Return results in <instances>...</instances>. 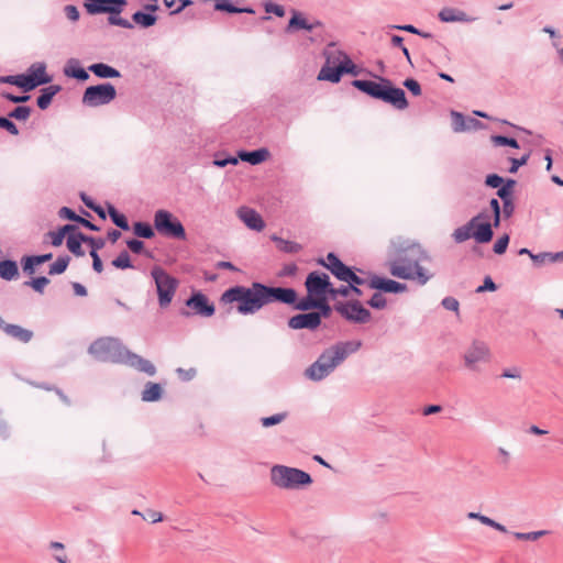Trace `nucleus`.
I'll return each mask as SVG.
<instances>
[{"mask_svg": "<svg viewBox=\"0 0 563 563\" xmlns=\"http://www.w3.org/2000/svg\"><path fill=\"white\" fill-rule=\"evenodd\" d=\"M297 291L291 287L269 286L260 282H253L250 287L236 285L228 288L220 297L224 305L239 302L238 312L247 316L254 314L263 307L280 302L284 305L295 303Z\"/></svg>", "mask_w": 563, "mask_h": 563, "instance_id": "nucleus-1", "label": "nucleus"}, {"mask_svg": "<svg viewBox=\"0 0 563 563\" xmlns=\"http://www.w3.org/2000/svg\"><path fill=\"white\" fill-rule=\"evenodd\" d=\"M386 258V266L394 277L417 280L421 286L433 277V274L420 265L421 262L430 260L428 253L419 243L409 239H393L387 247Z\"/></svg>", "mask_w": 563, "mask_h": 563, "instance_id": "nucleus-2", "label": "nucleus"}, {"mask_svg": "<svg viewBox=\"0 0 563 563\" xmlns=\"http://www.w3.org/2000/svg\"><path fill=\"white\" fill-rule=\"evenodd\" d=\"M378 81L354 79L351 85L371 98L384 101L397 110L407 109L409 103L406 92L401 88L394 86L387 78L378 77Z\"/></svg>", "mask_w": 563, "mask_h": 563, "instance_id": "nucleus-3", "label": "nucleus"}, {"mask_svg": "<svg viewBox=\"0 0 563 563\" xmlns=\"http://www.w3.org/2000/svg\"><path fill=\"white\" fill-rule=\"evenodd\" d=\"M269 477L272 484L282 489H299L312 484L309 473L280 464L272 466Z\"/></svg>", "mask_w": 563, "mask_h": 563, "instance_id": "nucleus-4", "label": "nucleus"}, {"mask_svg": "<svg viewBox=\"0 0 563 563\" xmlns=\"http://www.w3.org/2000/svg\"><path fill=\"white\" fill-rule=\"evenodd\" d=\"M88 351L100 362L117 364H122L129 355V349L119 339L112 336L97 339L90 344Z\"/></svg>", "mask_w": 563, "mask_h": 563, "instance_id": "nucleus-5", "label": "nucleus"}, {"mask_svg": "<svg viewBox=\"0 0 563 563\" xmlns=\"http://www.w3.org/2000/svg\"><path fill=\"white\" fill-rule=\"evenodd\" d=\"M151 276L156 286L158 305L161 308H167L176 294L179 282L176 277L169 275L163 267L154 266Z\"/></svg>", "mask_w": 563, "mask_h": 563, "instance_id": "nucleus-6", "label": "nucleus"}, {"mask_svg": "<svg viewBox=\"0 0 563 563\" xmlns=\"http://www.w3.org/2000/svg\"><path fill=\"white\" fill-rule=\"evenodd\" d=\"M452 236L456 243L473 238L477 243L485 244L492 241L494 231L489 222L476 223V218H472L466 224L455 229Z\"/></svg>", "mask_w": 563, "mask_h": 563, "instance_id": "nucleus-7", "label": "nucleus"}, {"mask_svg": "<svg viewBox=\"0 0 563 563\" xmlns=\"http://www.w3.org/2000/svg\"><path fill=\"white\" fill-rule=\"evenodd\" d=\"M154 228L155 230L166 236L176 240H186V230L178 218H176L170 211L159 209L154 214Z\"/></svg>", "mask_w": 563, "mask_h": 563, "instance_id": "nucleus-8", "label": "nucleus"}, {"mask_svg": "<svg viewBox=\"0 0 563 563\" xmlns=\"http://www.w3.org/2000/svg\"><path fill=\"white\" fill-rule=\"evenodd\" d=\"M361 346L362 342L360 340L338 342L325 349L319 357L325 365L332 364V368L335 369L349 355L356 353Z\"/></svg>", "mask_w": 563, "mask_h": 563, "instance_id": "nucleus-9", "label": "nucleus"}, {"mask_svg": "<svg viewBox=\"0 0 563 563\" xmlns=\"http://www.w3.org/2000/svg\"><path fill=\"white\" fill-rule=\"evenodd\" d=\"M117 97V89L111 82L89 86L85 89L81 102L89 108L109 104Z\"/></svg>", "mask_w": 563, "mask_h": 563, "instance_id": "nucleus-10", "label": "nucleus"}, {"mask_svg": "<svg viewBox=\"0 0 563 563\" xmlns=\"http://www.w3.org/2000/svg\"><path fill=\"white\" fill-rule=\"evenodd\" d=\"M334 310L345 320L354 323H366L372 317L371 311L364 308L358 300L338 302L334 305Z\"/></svg>", "mask_w": 563, "mask_h": 563, "instance_id": "nucleus-11", "label": "nucleus"}, {"mask_svg": "<svg viewBox=\"0 0 563 563\" xmlns=\"http://www.w3.org/2000/svg\"><path fill=\"white\" fill-rule=\"evenodd\" d=\"M464 365L471 371H477L479 363L490 361V350L488 345L479 340H474L463 354Z\"/></svg>", "mask_w": 563, "mask_h": 563, "instance_id": "nucleus-12", "label": "nucleus"}, {"mask_svg": "<svg viewBox=\"0 0 563 563\" xmlns=\"http://www.w3.org/2000/svg\"><path fill=\"white\" fill-rule=\"evenodd\" d=\"M305 287L310 296H316L317 298L328 296L329 288L331 287L330 277L323 272L313 271L307 275Z\"/></svg>", "mask_w": 563, "mask_h": 563, "instance_id": "nucleus-13", "label": "nucleus"}, {"mask_svg": "<svg viewBox=\"0 0 563 563\" xmlns=\"http://www.w3.org/2000/svg\"><path fill=\"white\" fill-rule=\"evenodd\" d=\"M126 3V0H86L84 5L91 15L101 13L111 15L120 14Z\"/></svg>", "mask_w": 563, "mask_h": 563, "instance_id": "nucleus-14", "label": "nucleus"}, {"mask_svg": "<svg viewBox=\"0 0 563 563\" xmlns=\"http://www.w3.org/2000/svg\"><path fill=\"white\" fill-rule=\"evenodd\" d=\"M317 263L329 269L341 282H344L352 271V267L345 265L333 252L328 253L325 258H318Z\"/></svg>", "mask_w": 563, "mask_h": 563, "instance_id": "nucleus-15", "label": "nucleus"}, {"mask_svg": "<svg viewBox=\"0 0 563 563\" xmlns=\"http://www.w3.org/2000/svg\"><path fill=\"white\" fill-rule=\"evenodd\" d=\"M186 306L195 310V312L201 317H212L216 312L213 302L201 291H194L186 300Z\"/></svg>", "mask_w": 563, "mask_h": 563, "instance_id": "nucleus-16", "label": "nucleus"}, {"mask_svg": "<svg viewBox=\"0 0 563 563\" xmlns=\"http://www.w3.org/2000/svg\"><path fill=\"white\" fill-rule=\"evenodd\" d=\"M321 323L322 322L318 318V314L313 311L295 314L287 321V325L291 330L307 329L314 331L321 325Z\"/></svg>", "mask_w": 563, "mask_h": 563, "instance_id": "nucleus-17", "label": "nucleus"}, {"mask_svg": "<svg viewBox=\"0 0 563 563\" xmlns=\"http://www.w3.org/2000/svg\"><path fill=\"white\" fill-rule=\"evenodd\" d=\"M367 285L371 289L388 294H400L407 290L406 284L386 277H380L378 275H372Z\"/></svg>", "mask_w": 563, "mask_h": 563, "instance_id": "nucleus-18", "label": "nucleus"}, {"mask_svg": "<svg viewBox=\"0 0 563 563\" xmlns=\"http://www.w3.org/2000/svg\"><path fill=\"white\" fill-rule=\"evenodd\" d=\"M452 130L456 133L464 131L478 130L483 128V123L471 117H464L461 112L451 111Z\"/></svg>", "mask_w": 563, "mask_h": 563, "instance_id": "nucleus-19", "label": "nucleus"}, {"mask_svg": "<svg viewBox=\"0 0 563 563\" xmlns=\"http://www.w3.org/2000/svg\"><path fill=\"white\" fill-rule=\"evenodd\" d=\"M238 214L244 224L252 230L260 232L265 228L263 218L254 209L242 207L239 209Z\"/></svg>", "mask_w": 563, "mask_h": 563, "instance_id": "nucleus-20", "label": "nucleus"}, {"mask_svg": "<svg viewBox=\"0 0 563 563\" xmlns=\"http://www.w3.org/2000/svg\"><path fill=\"white\" fill-rule=\"evenodd\" d=\"M122 364L136 368L139 372L145 373L148 376H154L156 374V367L152 362L131 352L130 350L129 355H126V358H124Z\"/></svg>", "mask_w": 563, "mask_h": 563, "instance_id": "nucleus-21", "label": "nucleus"}, {"mask_svg": "<svg viewBox=\"0 0 563 563\" xmlns=\"http://www.w3.org/2000/svg\"><path fill=\"white\" fill-rule=\"evenodd\" d=\"M332 372H334L332 364L325 365L318 356V358L306 368L305 375L313 382H320L328 377Z\"/></svg>", "mask_w": 563, "mask_h": 563, "instance_id": "nucleus-22", "label": "nucleus"}, {"mask_svg": "<svg viewBox=\"0 0 563 563\" xmlns=\"http://www.w3.org/2000/svg\"><path fill=\"white\" fill-rule=\"evenodd\" d=\"M0 329H2L7 335L22 343H27L33 338V332L31 330L24 329L18 324L7 323L4 320L2 325H0Z\"/></svg>", "mask_w": 563, "mask_h": 563, "instance_id": "nucleus-23", "label": "nucleus"}, {"mask_svg": "<svg viewBox=\"0 0 563 563\" xmlns=\"http://www.w3.org/2000/svg\"><path fill=\"white\" fill-rule=\"evenodd\" d=\"M318 26H321L320 21H314L313 23H310L300 12L294 11L286 27V32L289 33L296 30H306L310 32Z\"/></svg>", "mask_w": 563, "mask_h": 563, "instance_id": "nucleus-24", "label": "nucleus"}, {"mask_svg": "<svg viewBox=\"0 0 563 563\" xmlns=\"http://www.w3.org/2000/svg\"><path fill=\"white\" fill-rule=\"evenodd\" d=\"M27 74L33 82H37V87L52 81V76L47 75L46 64L43 62L32 64L27 69Z\"/></svg>", "mask_w": 563, "mask_h": 563, "instance_id": "nucleus-25", "label": "nucleus"}, {"mask_svg": "<svg viewBox=\"0 0 563 563\" xmlns=\"http://www.w3.org/2000/svg\"><path fill=\"white\" fill-rule=\"evenodd\" d=\"M442 22H472L474 18H470L464 11L454 8H443L439 14Z\"/></svg>", "mask_w": 563, "mask_h": 563, "instance_id": "nucleus-26", "label": "nucleus"}, {"mask_svg": "<svg viewBox=\"0 0 563 563\" xmlns=\"http://www.w3.org/2000/svg\"><path fill=\"white\" fill-rule=\"evenodd\" d=\"M238 157L251 165H258L269 157V151L265 147L254 151H240Z\"/></svg>", "mask_w": 563, "mask_h": 563, "instance_id": "nucleus-27", "label": "nucleus"}, {"mask_svg": "<svg viewBox=\"0 0 563 563\" xmlns=\"http://www.w3.org/2000/svg\"><path fill=\"white\" fill-rule=\"evenodd\" d=\"M88 70L91 71L96 77L101 79L119 78L121 77L120 71L104 63H95L88 66Z\"/></svg>", "mask_w": 563, "mask_h": 563, "instance_id": "nucleus-28", "label": "nucleus"}, {"mask_svg": "<svg viewBox=\"0 0 563 563\" xmlns=\"http://www.w3.org/2000/svg\"><path fill=\"white\" fill-rule=\"evenodd\" d=\"M62 90L59 85H51L41 89L36 98V104L41 110H46L52 103L53 98Z\"/></svg>", "mask_w": 563, "mask_h": 563, "instance_id": "nucleus-29", "label": "nucleus"}, {"mask_svg": "<svg viewBox=\"0 0 563 563\" xmlns=\"http://www.w3.org/2000/svg\"><path fill=\"white\" fill-rule=\"evenodd\" d=\"M88 71V68H82L77 59H70L64 68L66 76L75 78L79 81H86L89 78Z\"/></svg>", "mask_w": 563, "mask_h": 563, "instance_id": "nucleus-30", "label": "nucleus"}, {"mask_svg": "<svg viewBox=\"0 0 563 563\" xmlns=\"http://www.w3.org/2000/svg\"><path fill=\"white\" fill-rule=\"evenodd\" d=\"M343 76L341 64L339 63L336 66L324 65L319 71L318 79L327 80L333 84H336L341 80Z\"/></svg>", "mask_w": 563, "mask_h": 563, "instance_id": "nucleus-31", "label": "nucleus"}, {"mask_svg": "<svg viewBox=\"0 0 563 563\" xmlns=\"http://www.w3.org/2000/svg\"><path fill=\"white\" fill-rule=\"evenodd\" d=\"M163 394V388L159 384L147 382L142 391V400L146 402H153L161 399Z\"/></svg>", "mask_w": 563, "mask_h": 563, "instance_id": "nucleus-32", "label": "nucleus"}, {"mask_svg": "<svg viewBox=\"0 0 563 563\" xmlns=\"http://www.w3.org/2000/svg\"><path fill=\"white\" fill-rule=\"evenodd\" d=\"M19 276V268L15 261H0V277L4 280H13Z\"/></svg>", "mask_w": 563, "mask_h": 563, "instance_id": "nucleus-33", "label": "nucleus"}, {"mask_svg": "<svg viewBox=\"0 0 563 563\" xmlns=\"http://www.w3.org/2000/svg\"><path fill=\"white\" fill-rule=\"evenodd\" d=\"M108 214L111 219V221L118 227L120 228L121 230L123 231H129L130 230V224H129V221L126 219V217L119 212L115 207L111 203H108Z\"/></svg>", "mask_w": 563, "mask_h": 563, "instance_id": "nucleus-34", "label": "nucleus"}, {"mask_svg": "<svg viewBox=\"0 0 563 563\" xmlns=\"http://www.w3.org/2000/svg\"><path fill=\"white\" fill-rule=\"evenodd\" d=\"M132 20L135 24L140 25L141 27L147 29L156 23L157 16L153 13L136 11L132 14Z\"/></svg>", "mask_w": 563, "mask_h": 563, "instance_id": "nucleus-35", "label": "nucleus"}, {"mask_svg": "<svg viewBox=\"0 0 563 563\" xmlns=\"http://www.w3.org/2000/svg\"><path fill=\"white\" fill-rule=\"evenodd\" d=\"M214 9L228 13H254V10L252 8H239L235 4H233L230 0H217Z\"/></svg>", "mask_w": 563, "mask_h": 563, "instance_id": "nucleus-36", "label": "nucleus"}, {"mask_svg": "<svg viewBox=\"0 0 563 563\" xmlns=\"http://www.w3.org/2000/svg\"><path fill=\"white\" fill-rule=\"evenodd\" d=\"M290 306H292L294 309L300 310V311H303V312L314 311L316 306H317V297L316 296H310V295L307 294L306 297H303V298H301L299 300L297 298L296 302L291 303Z\"/></svg>", "mask_w": 563, "mask_h": 563, "instance_id": "nucleus-37", "label": "nucleus"}, {"mask_svg": "<svg viewBox=\"0 0 563 563\" xmlns=\"http://www.w3.org/2000/svg\"><path fill=\"white\" fill-rule=\"evenodd\" d=\"M81 232H77L76 234H69L67 236L66 245L67 249L76 256H84L85 251L81 247V243H84V240H80Z\"/></svg>", "mask_w": 563, "mask_h": 563, "instance_id": "nucleus-38", "label": "nucleus"}, {"mask_svg": "<svg viewBox=\"0 0 563 563\" xmlns=\"http://www.w3.org/2000/svg\"><path fill=\"white\" fill-rule=\"evenodd\" d=\"M272 240L277 243V247L284 253L294 254L302 249L300 244L284 240L277 235H273Z\"/></svg>", "mask_w": 563, "mask_h": 563, "instance_id": "nucleus-39", "label": "nucleus"}, {"mask_svg": "<svg viewBox=\"0 0 563 563\" xmlns=\"http://www.w3.org/2000/svg\"><path fill=\"white\" fill-rule=\"evenodd\" d=\"M133 233L142 239H152L155 235L153 227L148 222L143 221L133 224Z\"/></svg>", "mask_w": 563, "mask_h": 563, "instance_id": "nucleus-40", "label": "nucleus"}, {"mask_svg": "<svg viewBox=\"0 0 563 563\" xmlns=\"http://www.w3.org/2000/svg\"><path fill=\"white\" fill-rule=\"evenodd\" d=\"M332 307L328 301V296L317 298V306L314 309V313L318 314V318L322 322L323 318H329L332 313Z\"/></svg>", "mask_w": 563, "mask_h": 563, "instance_id": "nucleus-41", "label": "nucleus"}, {"mask_svg": "<svg viewBox=\"0 0 563 563\" xmlns=\"http://www.w3.org/2000/svg\"><path fill=\"white\" fill-rule=\"evenodd\" d=\"M69 262H70V256H68V255L58 256L57 260L52 265H49L48 274L49 275L63 274L67 269Z\"/></svg>", "mask_w": 563, "mask_h": 563, "instance_id": "nucleus-42", "label": "nucleus"}, {"mask_svg": "<svg viewBox=\"0 0 563 563\" xmlns=\"http://www.w3.org/2000/svg\"><path fill=\"white\" fill-rule=\"evenodd\" d=\"M340 56L342 57L340 64L343 75L350 74L352 76H357L360 74V68L352 62L350 56L342 52H340Z\"/></svg>", "mask_w": 563, "mask_h": 563, "instance_id": "nucleus-43", "label": "nucleus"}, {"mask_svg": "<svg viewBox=\"0 0 563 563\" xmlns=\"http://www.w3.org/2000/svg\"><path fill=\"white\" fill-rule=\"evenodd\" d=\"M516 184L517 183L515 179H511V178L506 179V183L503 186H500L499 188H497L498 198L501 201L514 199L512 190H514V187L516 186Z\"/></svg>", "mask_w": 563, "mask_h": 563, "instance_id": "nucleus-44", "label": "nucleus"}, {"mask_svg": "<svg viewBox=\"0 0 563 563\" xmlns=\"http://www.w3.org/2000/svg\"><path fill=\"white\" fill-rule=\"evenodd\" d=\"M49 284V279L46 276H38L30 280L24 282V286L31 287L34 291L43 294L45 287Z\"/></svg>", "mask_w": 563, "mask_h": 563, "instance_id": "nucleus-45", "label": "nucleus"}, {"mask_svg": "<svg viewBox=\"0 0 563 563\" xmlns=\"http://www.w3.org/2000/svg\"><path fill=\"white\" fill-rule=\"evenodd\" d=\"M16 78V87L21 88L24 92L32 91L37 87V82H33L30 78L29 74H20L15 75Z\"/></svg>", "mask_w": 563, "mask_h": 563, "instance_id": "nucleus-46", "label": "nucleus"}, {"mask_svg": "<svg viewBox=\"0 0 563 563\" xmlns=\"http://www.w3.org/2000/svg\"><path fill=\"white\" fill-rule=\"evenodd\" d=\"M80 240H84V243L90 245V255L98 253V251L103 249L106 244V241L102 238H93L86 234H80Z\"/></svg>", "mask_w": 563, "mask_h": 563, "instance_id": "nucleus-47", "label": "nucleus"}, {"mask_svg": "<svg viewBox=\"0 0 563 563\" xmlns=\"http://www.w3.org/2000/svg\"><path fill=\"white\" fill-rule=\"evenodd\" d=\"M490 140L495 146H509L512 148H519V143L514 137L505 135H492Z\"/></svg>", "mask_w": 563, "mask_h": 563, "instance_id": "nucleus-48", "label": "nucleus"}, {"mask_svg": "<svg viewBox=\"0 0 563 563\" xmlns=\"http://www.w3.org/2000/svg\"><path fill=\"white\" fill-rule=\"evenodd\" d=\"M32 109L27 106H18L9 112V118L25 121L31 115Z\"/></svg>", "mask_w": 563, "mask_h": 563, "instance_id": "nucleus-49", "label": "nucleus"}, {"mask_svg": "<svg viewBox=\"0 0 563 563\" xmlns=\"http://www.w3.org/2000/svg\"><path fill=\"white\" fill-rule=\"evenodd\" d=\"M112 265L118 269L132 268L130 255L126 251H122L113 261Z\"/></svg>", "mask_w": 563, "mask_h": 563, "instance_id": "nucleus-50", "label": "nucleus"}, {"mask_svg": "<svg viewBox=\"0 0 563 563\" xmlns=\"http://www.w3.org/2000/svg\"><path fill=\"white\" fill-rule=\"evenodd\" d=\"M547 530L531 531V532H514V537L518 540L537 541L541 537L548 534Z\"/></svg>", "mask_w": 563, "mask_h": 563, "instance_id": "nucleus-51", "label": "nucleus"}, {"mask_svg": "<svg viewBox=\"0 0 563 563\" xmlns=\"http://www.w3.org/2000/svg\"><path fill=\"white\" fill-rule=\"evenodd\" d=\"M22 269L27 275L35 273V266L40 265L34 255H25L21 260Z\"/></svg>", "mask_w": 563, "mask_h": 563, "instance_id": "nucleus-52", "label": "nucleus"}, {"mask_svg": "<svg viewBox=\"0 0 563 563\" xmlns=\"http://www.w3.org/2000/svg\"><path fill=\"white\" fill-rule=\"evenodd\" d=\"M287 418V412L275 413L269 417H263L261 423L265 428H269L283 422Z\"/></svg>", "mask_w": 563, "mask_h": 563, "instance_id": "nucleus-53", "label": "nucleus"}, {"mask_svg": "<svg viewBox=\"0 0 563 563\" xmlns=\"http://www.w3.org/2000/svg\"><path fill=\"white\" fill-rule=\"evenodd\" d=\"M12 118L0 115V128L5 130L11 135H19V129L16 124L11 120Z\"/></svg>", "mask_w": 563, "mask_h": 563, "instance_id": "nucleus-54", "label": "nucleus"}, {"mask_svg": "<svg viewBox=\"0 0 563 563\" xmlns=\"http://www.w3.org/2000/svg\"><path fill=\"white\" fill-rule=\"evenodd\" d=\"M367 305L374 309H384L387 306L386 298L382 295L380 291L375 292L372 298L367 301Z\"/></svg>", "mask_w": 563, "mask_h": 563, "instance_id": "nucleus-55", "label": "nucleus"}, {"mask_svg": "<svg viewBox=\"0 0 563 563\" xmlns=\"http://www.w3.org/2000/svg\"><path fill=\"white\" fill-rule=\"evenodd\" d=\"M510 238L507 233L500 236L494 244V252L498 255L504 254L507 251Z\"/></svg>", "mask_w": 563, "mask_h": 563, "instance_id": "nucleus-56", "label": "nucleus"}, {"mask_svg": "<svg viewBox=\"0 0 563 563\" xmlns=\"http://www.w3.org/2000/svg\"><path fill=\"white\" fill-rule=\"evenodd\" d=\"M478 521L481 523L485 525V526L494 528L495 530H497L499 532H503V533H507L508 532L507 528L504 525L495 521L494 519H492V518H489L487 516L481 515Z\"/></svg>", "mask_w": 563, "mask_h": 563, "instance_id": "nucleus-57", "label": "nucleus"}, {"mask_svg": "<svg viewBox=\"0 0 563 563\" xmlns=\"http://www.w3.org/2000/svg\"><path fill=\"white\" fill-rule=\"evenodd\" d=\"M390 27L391 29H396V30H400V31H405V32H409V33H412V34H417V35L422 36L424 38H430L431 37L430 33L421 32L420 30H418L412 24L391 25Z\"/></svg>", "mask_w": 563, "mask_h": 563, "instance_id": "nucleus-58", "label": "nucleus"}, {"mask_svg": "<svg viewBox=\"0 0 563 563\" xmlns=\"http://www.w3.org/2000/svg\"><path fill=\"white\" fill-rule=\"evenodd\" d=\"M506 183V180L498 174H489L485 178V185L489 188H499Z\"/></svg>", "mask_w": 563, "mask_h": 563, "instance_id": "nucleus-59", "label": "nucleus"}, {"mask_svg": "<svg viewBox=\"0 0 563 563\" xmlns=\"http://www.w3.org/2000/svg\"><path fill=\"white\" fill-rule=\"evenodd\" d=\"M108 22L111 25H117V26H121V27H124V29H132L133 27V24L131 22H129L126 19H123V18L119 16V14H111V15H109Z\"/></svg>", "mask_w": 563, "mask_h": 563, "instance_id": "nucleus-60", "label": "nucleus"}, {"mask_svg": "<svg viewBox=\"0 0 563 563\" xmlns=\"http://www.w3.org/2000/svg\"><path fill=\"white\" fill-rule=\"evenodd\" d=\"M404 87H406L413 96H420L421 95V86L420 84L413 79V78H407L402 82Z\"/></svg>", "mask_w": 563, "mask_h": 563, "instance_id": "nucleus-61", "label": "nucleus"}, {"mask_svg": "<svg viewBox=\"0 0 563 563\" xmlns=\"http://www.w3.org/2000/svg\"><path fill=\"white\" fill-rule=\"evenodd\" d=\"M496 289L497 285L495 284V282L492 279L490 276H486L484 278L483 284L476 288V292L481 294L485 291H495Z\"/></svg>", "mask_w": 563, "mask_h": 563, "instance_id": "nucleus-62", "label": "nucleus"}, {"mask_svg": "<svg viewBox=\"0 0 563 563\" xmlns=\"http://www.w3.org/2000/svg\"><path fill=\"white\" fill-rule=\"evenodd\" d=\"M58 216L69 221L78 222L80 216H78L73 209L68 207H62L58 211Z\"/></svg>", "mask_w": 563, "mask_h": 563, "instance_id": "nucleus-63", "label": "nucleus"}, {"mask_svg": "<svg viewBox=\"0 0 563 563\" xmlns=\"http://www.w3.org/2000/svg\"><path fill=\"white\" fill-rule=\"evenodd\" d=\"M264 8L266 13H273L279 18L285 15V8L280 4L267 2Z\"/></svg>", "mask_w": 563, "mask_h": 563, "instance_id": "nucleus-64", "label": "nucleus"}]
</instances>
